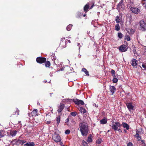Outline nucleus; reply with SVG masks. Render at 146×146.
<instances>
[{
    "instance_id": "obj_1",
    "label": "nucleus",
    "mask_w": 146,
    "mask_h": 146,
    "mask_svg": "<svg viewBox=\"0 0 146 146\" xmlns=\"http://www.w3.org/2000/svg\"><path fill=\"white\" fill-rule=\"evenodd\" d=\"M78 130L80 131L82 135L86 136L89 131L87 124L85 122H82L79 124Z\"/></svg>"
},
{
    "instance_id": "obj_2",
    "label": "nucleus",
    "mask_w": 146,
    "mask_h": 146,
    "mask_svg": "<svg viewBox=\"0 0 146 146\" xmlns=\"http://www.w3.org/2000/svg\"><path fill=\"white\" fill-rule=\"evenodd\" d=\"M122 124L118 121H116L115 124H113L111 126L112 129H113L115 132H116L117 131H118L122 132V131L119 127L121 126Z\"/></svg>"
},
{
    "instance_id": "obj_3",
    "label": "nucleus",
    "mask_w": 146,
    "mask_h": 146,
    "mask_svg": "<svg viewBox=\"0 0 146 146\" xmlns=\"http://www.w3.org/2000/svg\"><path fill=\"white\" fill-rule=\"evenodd\" d=\"M52 139L56 142L58 143L61 141V139L59 134L56 132L54 133L52 137Z\"/></svg>"
},
{
    "instance_id": "obj_4",
    "label": "nucleus",
    "mask_w": 146,
    "mask_h": 146,
    "mask_svg": "<svg viewBox=\"0 0 146 146\" xmlns=\"http://www.w3.org/2000/svg\"><path fill=\"white\" fill-rule=\"evenodd\" d=\"M139 23L140 27V30L142 31H146V22L145 21L142 19L139 21Z\"/></svg>"
},
{
    "instance_id": "obj_5",
    "label": "nucleus",
    "mask_w": 146,
    "mask_h": 146,
    "mask_svg": "<svg viewBox=\"0 0 146 146\" xmlns=\"http://www.w3.org/2000/svg\"><path fill=\"white\" fill-rule=\"evenodd\" d=\"M123 0H121V1L118 4L117 6V9L118 10H123L125 9V5L123 4Z\"/></svg>"
},
{
    "instance_id": "obj_6",
    "label": "nucleus",
    "mask_w": 146,
    "mask_h": 146,
    "mask_svg": "<svg viewBox=\"0 0 146 146\" xmlns=\"http://www.w3.org/2000/svg\"><path fill=\"white\" fill-rule=\"evenodd\" d=\"M46 60V59L45 58L40 56L36 58V61L38 63L42 64L45 62Z\"/></svg>"
},
{
    "instance_id": "obj_7",
    "label": "nucleus",
    "mask_w": 146,
    "mask_h": 146,
    "mask_svg": "<svg viewBox=\"0 0 146 146\" xmlns=\"http://www.w3.org/2000/svg\"><path fill=\"white\" fill-rule=\"evenodd\" d=\"M65 38H61L59 46L62 48H65L66 47V41Z\"/></svg>"
},
{
    "instance_id": "obj_8",
    "label": "nucleus",
    "mask_w": 146,
    "mask_h": 146,
    "mask_svg": "<svg viewBox=\"0 0 146 146\" xmlns=\"http://www.w3.org/2000/svg\"><path fill=\"white\" fill-rule=\"evenodd\" d=\"M127 48L126 45L122 44L119 47V49L121 52H125L127 50Z\"/></svg>"
},
{
    "instance_id": "obj_9",
    "label": "nucleus",
    "mask_w": 146,
    "mask_h": 146,
    "mask_svg": "<svg viewBox=\"0 0 146 146\" xmlns=\"http://www.w3.org/2000/svg\"><path fill=\"white\" fill-rule=\"evenodd\" d=\"M126 105L128 109L130 111H131V110H133L134 106L133 105L132 103H127L126 104Z\"/></svg>"
},
{
    "instance_id": "obj_10",
    "label": "nucleus",
    "mask_w": 146,
    "mask_h": 146,
    "mask_svg": "<svg viewBox=\"0 0 146 146\" xmlns=\"http://www.w3.org/2000/svg\"><path fill=\"white\" fill-rule=\"evenodd\" d=\"M73 102L77 105H84V102L82 100H79L77 99L74 100L73 99Z\"/></svg>"
},
{
    "instance_id": "obj_11",
    "label": "nucleus",
    "mask_w": 146,
    "mask_h": 146,
    "mask_svg": "<svg viewBox=\"0 0 146 146\" xmlns=\"http://www.w3.org/2000/svg\"><path fill=\"white\" fill-rule=\"evenodd\" d=\"M130 9V10L132 11V12L134 13L137 14L140 12V10L136 7H132Z\"/></svg>"
},
{
    "instance_id": "obj_12",
    "label": "nucleus",
    "mask_w": 146,
    "mask_h": 146,
    "mask_svg": "<svg viewBox=\"0 0 146 146\" xmlns=\"http://www.w3.org/2000/svg\"><path fill=\"white\" fill-rule=\"evenodd\" d=\"M27 142L25 140H21L19 139H17V142H16V145L19 146V145H23Z\"/></svg>"
},
{
    "instance_id": "obj_13",
    "label": "nucleus",
    "mask_w": 146,
    "mask_h": 146,
    "mask_svg": "<svg viewBox=\"0 0 146 146\" xmlns=\"http://www.w3.org/2000/svg\"><path fill=\"white\" fill-rule=\"evenodd\" d=\"M65 107V105L64 104H60V106L58 108L57 111L59 113L62 112L63 109Z\"/></svg>"
},
{
    "instance_id": "obj_14",
    "label": "nucleus",
    "mask_w": 146,
    "mask_h": 146,
    "mask_svg": "<svg viewBox=\"0 0 146 146\" xmlns=\"http://www.w3.org/2000/svg\"><path fill=\"white\" fill-rule=\"evenodd\" d=\"M90 4L89 3H87L84 7V11L85 13H86L88 11L89 9V5Z\"/></svg>"
},
{
    "instance_id": "obj_15",
    "label": "nucleus",
    "mask_w": 146,
    "mask_h": 146,
    "mask_svg": "<svg viewBox=\"0 0 146 146\" xmlns=\"http://www.w3.org/2000/svg\"><path fill=\"white\" fill-rule=\"evenodd\" d=\"M109 90L110 91L111 93L113 95L115 93L116 90V88L114 86L110 85L109 86Z\"/></svg>"
},
{
    "instance_id": "obj_16",
    "label": "nucleus",
    "mask_w": 146,
    "mask_h": 146,
    "mask_svg": "<svg viewBox=\"0 0 146 146\" xmlns=\"http://www.w3.org/2000/svg\"><path fill=\"white\" fill-rule=\"evenodd\" d=\"M131 64L133 66H135L137 64V61L135 59H132L131 61Z\"/></svg>"
},
{
    "instance_id": "obj_17",
    "label": "nucleus",
    "mask_w": 146,
    "mask_h": 146,
    "mask_svg": "<svg viewBox=\"0 0 146 146\" xmlns=\"http://www.w3.org/2000/svg\"><path fill=\"white\" fill-rule=\"evenodd\" d=\"M31 114L33 116L38 115V113L37 110H34L31 112Z\"/></svg>"
},
{
    "instance_id": "obj_18",
    "label": "nucleus",
    "mask_w": 146,
    "mask_h": 146,
    "mask_svg": "<svg viewBox=\"0 0 146 146\" xmlns=\"http://www.w3.org/2000/svg\"><path fill=\"white\" fill-rule=\"evenodd\" d=\"M65 73L66 74H68L69 73L72 72V70H71V69L70 67H68L66 68L65 69Z\"/></svg>"
},
{
    "instance_id": "obj_19",
    "label": "nucleus",
    "mask_w": 146,
    "mask_h": 146,
    "mask_svg": "<svg viewBox=\"0 0 146 146\" xmlns=\"http://www.w3.org/2000/svg\"><path fill=\"white\" fill-rule=\"evenodd\" d=\"M121 124L124 128H126V129L127 130L129 129V126L127 123L123 122Z\"/></svg>"
},
{
    "instance_id": "obj_20",
    "label": "nucleus",
    "mask_w": 146,
    "mask_h": 146,
    "mask_svg": "<svg viewBox=\"0 0 146 146\" xmlns=\"http://www.w3.org/2000/svg\"><path fill=\"white\" fill-rule=\"evenodd\" d=\"M127 32L130 35H132L134 33V31L131 28H128L127 30Z\"/></svg>"
},
{
    "instance_id": "obj_21",
    "label": "nucleus",
    "mask_w": 146,
    "mask_h": 146,
    "mask_svg": "<svg viewBox=\"0 0 146 146\" xmlns=\"http://www.w3.org/2000/svg\"><path fill=\"white\" fill-rule=\"evenodd\" d=\"M17 131L15 130H13L10 131V135L12 137L15 136L17 133Z\"/></svg>"
},
{
    "instance_id": "obj_22",
    "label": "nucleus",
    "mask_w": 146,
    "mask_h": 146,
    "mask_svg": "<svg viewBox=\"0 0 146 146\" xmlns=\"http://www.w3.org/2000/svg\"><path fill=\"white\" fill-rule=\"evenodd\" d=\"M35 145L33 142H28L24 145V146H35Z\"/></svg>"
},
{
    "instance_id": "obj_23",
    "label": "nucleus",
    "mask_w": 146,
    "mask_h": 146,
    "mask_svg": "<svg viewBox=\"0 0 146 146\" xmlns=\"http://www.w3.org/2000/svg\"><path fill=\"white\" fill-rule=\"evenodd\" d=\"M134 5V3L133 1L130 0L129 3L127 4V7L128 9H130L132 7V6H133Z\"/></svg>"
},
{
    "instance_id": "obj_24",
    "label": "nucleus",
    "mask_w": 146,
    "mask_h": 146,
    "mask_svg": "<svg viewBox=\"0 0 146 146\" xmlns=\"http://www.w3.org/2000/svg\"><path fill=\"white\" fill-rule=\"evenodd\" d=\"M45 64V66L46 67H49L50 66V62L49 61L46 60V61L44 62Z\"/></svg>"
},
{
    "instance_id": "obj_25",
    "label": "nucleus",
    "mask_w": 146,
    "mask_h": 146,
    "mask_svg": "<svg viewBox=\"0 0 146 146\" xmlns=\"http://www.w3.org/2000/svg\"><path fill=\"white\" fill-rule=\"evenodd\" d=\"M6 132L5 131L2 130H1L0 131V138L4 137L5 135Z\"/></svg>"
},
{
    "instance_id": "obj_26",
    "label": "nucleus",
    "mask_w": 146,
    "mask_h": 146,
    "mask_svg": "<svg viewBox=\"0 0 146 146\" xmlns=\"http://www.w3.org/2000/svg\"><path fill=\"white\" fill-rule=\"evenodd\" d=\"M107 120L106 118H103L100 121V123L101 124H104L107 122Z\"/></svg>"
},
{
    "instance_id": "obj_27",
    "label": "nucleus",
    "mask_w": 146,
    "mask_h": 146,
    "mask_svg": "<svg viewBox=\"0 0 146 146\" xmlns=\"http://www.w3.org/2000/svg\"><path fill=\"white\" fill-rule=\"evenodd\" d=\"M19 110L17 108H16L15 110L13 112L12 115H19Z\"/></svg>"
},
{
    "instance_id": "obj_28",
    "label": "nucleus",
    "mask_w": 146,
    "mask_h": 146,
    "mask_svg": "<svg viewBox=\"0 0 146 146\" xmlns=\"http://www.w3.org/2000/svg\"><path fill=\"white\" fill-rule=\"evenodd\" d=\"M82 71L84 72L86 74V75L88 76H89V72L88 71V70L85 68H82Z\"/></svg>"
},
{
    "instance_id": "obj_29",
    "label": "nucleus",
    "mask_w": 146,
    "mask_h": 146,
    "mask_svg": "<svg viewBox=\"0 0 146 146\" xmlns=\"http://www.w3.org/2000/svg\"><path fill=\"white\" fill-rule=\"evenodd\" d=\"M92 135L90 134L88 138L87 141L89 143L91 142L92 141Z\"/></svg>"
},
{
    "instance_id": "obj_30",
    "label": "nucleus",
    "mask_w": 146,
    "mask_h": 146,
    "mask_svg": "<svg viewBox=\"0 0 146 146\" xmlns=\"http://www.w3.org/2000/svg\"><path fill=\"white\" fill-rule=\"evenodd\" d=\"M141 3L143 6L146 9V0H142Z\"/></svg>"
},
{
    "instance_id": "obj_31",
    "label": "nucleus",
    "mask_w": 146,
    "mask_h": 146,
    "mask_svg": "<svg viewBox=\"0 0 146 146\" xmlns=\"http://www.w3.org/2000/svg\"><path fill=\"white\" fill-rule=\"evenodd\" d=\"M79 110L80 111L81 113H85L86 112V109L82 107H80V108Z\"/></svg>"
},
{
    "instance_id": "obj_32",
    "label": "nucleus",
    "mask_w": 146,
    "mask_h": 146,
    "mask_svg": "<svg viewBox=\"0 0 146 146\" xmlns=\"http://www.w3.org/2000/svg\"><path fill=\"white\" fill-rule=\"evenodd\" d=\"M115 29L116 31H119L120 29V27L118 23H117L115 25Z\"/></svg>"
},
{
    "instance_id": "obj_33",
    "label": "nucleus",
    "mask_w": 146,
    "mask_h": 146,
    "mask_svg": "<svg viewBox=\"0 0 146 146\" xmlns=\"http://www.w3.org/2000/svg\"><path fill=\"white\" fill-rule=\"evenodd\" d=\"M60 115L58 116L56 118V123L58 125L60 123Z\"/></svg>"
},
{
    "instance_id": "obj_34",
    "label": "nucleus",
    "mask_w": 146,
    "mask_h": 146,
    "mask_svg": "<svg viewBox=\"0 0 146 146\" xmlns=\"http://www.w3.org/2000/svg\"><path fill=\"white\" fill-rule=\"evenodd\" d=\"M73 26V25L72 24H69L66 27V29L67 31H70L72 27Z\"/></svg>"
},
{
    "instance_id": "obj_35",
    "label": "nucleus",
    "mask_w": 146,
    "mask_h": 146,
    "mask_svg": "<svg viewBox=\"0 0 146 146\" xmlns=\"http://www.w3.org/2000/svg\"><path fill=\"white\" fill-rule=\"evenodd\" d=\"M139 131L137 130L136 131V135L137 136H135L136 137H137V139H138V138H139V139H141V137L139 135Z\"/></svg>"
},
{
    "instance_id": "obj_36",
    "label": "nucleus",
    "mask_w": 146,
    "mask_h": 146,
    "mask_svg": "<svg viewBox=\"0 0 146 146\" xmlns=\"http://www.w3.org/2000/svg\"><path fill=\"white\" fill-rule=\"evenodd\" d=\"M17 142V139H14L11 141V143H12V144L13 145H16V143H17L16 142Z\"/></svg>"
},
{
    "instance_id": "obj_37",
    "label": "nucleus",
    "mask_w": 146,
    "mask_h": 146,
    "mask_svg": "<svg viewBox=\"0 0 146 146\" xmlns=\"http://www.w3.org/2000/svg\"><path fill=\"white\" fill-rule=\"evenodd\" d=\"M118 81V80L115 77H113V79L112 80L113 82V83H116Z\"/></svg>"
},
{
    "instance_id": "obj_38",
    "label": "nucleus",
    "mask_w": 146,
    "mask_h": 146,
    "mask_svg": "<svg viewBox=\"0 0 146 146\" xmlns=\"http://www.w3.org/2000/svg\"><path fill=\"white\" fill-rule=\"evenodd\" d=\"M120 18L119 16H117L116 17V19L115 20V21H116L117 23H119L120 22Z\"/></svg>"
},
{
    "instance_id": "obj_39",
    "label": "nucleus",
    "mask_w": 146,
    "mask_h": 146,
    "mask_svg": "<svg viewBox=\"0 0 146 146\" xmlns=\"http://www.w3.org/2000/svg\"><path fill=\"white\" fill-rule=\"evenodd\" d=\"M111 73L112 74V76L113 77H115V71L114 70L112 69L111 71Z\"/></svg>"
},
{
    "instance_id": "obj_40",
    "label": "nucleus",
    "mask_w": 146,
    "mask_h": 146,
    "mask_svg": "<svg viewBox=\"0 0 146 146\" xmlns=\"http://www.w3.org/2000/svg\"><path fill=\"white\" fill-rule=\"evenodd\" d=\"M117 36L120 38H121L123 37V35L121 33H119Z\"/></svg>"
},
{
    "instance_id": "obj_41",
    "label": "nucleus",
    "mask_w": 146,
    "mask_h": 146,
    "mask_svg": "<svg viewBox=\"0 0 146 146\" xmlns=\"http://www.w3.org/2000/svg\"><path fill=\"white\" fill-rule=\"evenodd\" d=\"M70 115L73 116H75L77 114V112L75 111L72 112L70 113Z\"/></svg>"
},
{
    "instance_id": "obj_42",
    "label": "nucleus",
    "mask_w": 146,
    "mask_h": 146,
    "mask_svg": "<svg viewBox=\"0 0 146 146\" xmlns=\"http://www.w3.org/2000/svg\"><path fill=\"white\" fill-rule=\"evenodd\" d=\"M65 102H70L71 103L72 102H73V100H72L71 99H66Z\"/></svg>"
},
{
    "instance_id": "obj_43",
    "label": "nucleus",
    "mask_w": 146,
    "mask_h": 146,
    "mask_svg": "<svg viewBox=\"0 0 146 146\" xmlns=\"http://www.w3.org/2000/svg\"><path fill=\"white\" fill-rule=\"evenodd\" d=\"M82 145L84 146H87V142L85 141L84 140H83L82 141Z\"/></svg>"
},
{
    "instance_id": "obj_44",
    "label": "nucleus",
    "mask_w": 146,
    "mask_h": 146,
    "mask_svg": "<svg viewBox=\"0 0 146 146\" xmlns=\"http://www.w3.org/2000/svg\"><path fill=\"white\" fill-rule=\"evenodd\" d=\"M52 60H54V64H55L57 65V64H56V61L57 60H56V58H55V57H54L53 58V59H52Z\"/></svg>"
},
{
    "instance_id": "obj_45",
    "label": "nucleus",
    "mask_w": 146,
    "mask_h": 146,
    "mask_svg": "<svg viewBox=\"0 0 146 146\" xmlns=\"http://www.w3.org/2000/svg\"><path fill=\"white\" fill-rule=\"evenodd\" d=\"M81 15V14L80 12H78L77 13L76 17L77 18H79Z\"/></svg>"
},
{
    "instance_id": "obj_46",
    "label": "nucleus",
    "mask_w": 146,
    "mask_h": 146,
    "mask_svg": "<svg viewBox=\"0 0 146 146\" xmlns=\"http://www.w3.org/2000/svg\"><path fill=\"white\" fill-rule=\"evenodd\" d=\"M70 133V131L69 129H67L65 131V133L66 134H69Z\"/></svg>"
},
{
    "instance_id": "obj_47",
    "label": "nucleus",
    "mask_w": 146,
    "mask_h": 146,
    "mask_svg": "<svg viewBox=\"0 0 146 146\" xmlns=\"http://www.w3.org/2000/svg\"><path fill=\"white\" fill-rule=\"evenodd\" d=\"M141 141L142 144H144V146H146V144L145 143V141L143 140H141Z\"/></svg>"
},
{
    "instance_id": "obj_48",
    "label": "nucleus",
    "mask_w": 146,
    "mask_h": 146,
    "mask_svg": "<svg viewBox=\"0 0 146 146\" xmlns=\"http://www.w3.org/2000/svg\"><path fill=\"white\" fill-rule=\"evenodd\" d=\"M126 37L127 38L126 39H127V41H129L130 40V38L129 36H127Z\"/></svg>"
},
{
    "instance_id": "obj_49",
    "label": "nucleus",
    "mask_w": 146,
    "mask_h": 146,
    "mask_svg": "<svg viewBox=\"0 0 146 146\" xmlns=\"http://www.w3.org/2000/svg\"><path fill=\"white\" fill-rule=\"evenodd\" d=\"M127 145V146H133L132 143L131 142L128 143Z\"/></svg>"
},
{
    "instance_id": "obj_50",
    "label": "nucleus",
    "mask_w": 146,
    "mask_h": 146,
    "mask_svg": "<svg viewBox=\"0 0 146 146\" xmlns=\"http://www.w3.org/2000/svg\"><path fill=\"white\" fill-rule=\"evenodd\" d=\"M96 143L98 144H100L101 143V141L100 140H97L96 141Z\"/></svg>"
},
{
    "instance_id": "obj_51",
    "label": "nucleus",
    "mask_w": 146,
    "mask_h": 146,
    "mask_svg": "<svg viewBox=\"0 0 146 146\" xmlns=\"http://www.w3.org/2000/svg\"><path fill=\"white\" fill-rule=\"evenodd\" d=\"M92 6L90 8V9H91L94 6V2H92Z\"/></svg>"
},
{
    "instance_id": "obj_52",
    "label": "nucleus",
    "mask_w": 146,
    "mask_h": 146,
    "mask_svg": "<svg viewBox=\"0 0 146 146\" xmlns=\"http://www.w3.org/2000/svg\"><path fill=\"white\" fill-rule=\"evenodd\" d=\"M142 67L145 69H146V65L145 64H143L142 65Z\"/></svg>"
},
{
    "instance_id": "obj_53",
    "label": "nucleus",
    "mask_w": 146,
    "mask_h": 146,
    "mask_svg": "<svg viewBox=\"0 0 146 146\" xmlns=\"http://www.w3.org/2000/svg\"><path fill=\"white\" fill-rule=\"evenodd\" d=\"M66 68L65 67L64 68H61L60 70L61 71H64V72H65V69Z\"/></svg>"
},
{
    "instance_id": "obj_54",
    "label": "nucleus",
    "mask_w": 146,
    "mask_h": 146,
    "mask_svg": "<svg viewBox=\"0 0 146 146\" xmlns=\"http://www.w3.org/2000/svg\"><path fill=\"white\" fill-rule=\"evenodd\" d=\"M51 122L50 121H47L46 122V124H49Z\"/></svg>"
},
{
    "instance_id": "obj_55",
    "label": "nucleus",
    "mask_w": 146,
    "mask_h": 146,
    "mask_svg": "<svg viewBox=\"0 0 146 146\" xmlns=\"http://www.w3.org/2000/svg\"><path fill=\"white\" fill-rule=\"evenodd\" d=\"M59 142L60 143V145L61 146H64V145L63 143L62 142H61L60 141V142Z\"/></svg>"
},
{
    "instance_id": "obj_56",
    "label": "nucleus",
    "mask_w": 146,
    "mask_h": 146,
    "mask_svg": "<svg viewBox=\"0 0 146 146\" xmlns=\"http://www.w3.org/2000/svg\"><path fill=\"white\" fill-rule=\"evenodd\" d=\"M66 123L68 122L69 121V118H68L67 119H66Z\"/></svg>"
},
{
    "instance_id": "obj_57",
    "label": "nucleus",
    "mask_w": 146,
    "mask_h": 146,
    "mask_svg": "<svg viewBox=\"0 0 146 146\" xmlns=\"http://www.w3.org/2000/svg\"><path fill=\"white\" fill-rule=\"evenodd\" d=\"M124 132L125 133H126L127 132V131L126 130L124 129L123 130Z\"/></svg>"
},
{
    "instance_id": "obj_58",
    "label": "nucleus",
    "mask_w": 146,
    "mask_h": 146,
    "mask_svg": "<svg viewBox=\"0 0 146 146\" xmlns=\"http://www.w3.org/2000/svg\"><path fill=\"white\" fill-rule=\"evenodd\" d=\"M68 40V42L69 43H71V41H70V40Z\"/></svg>"
},
{
    "instance_id": "obj_59",
    "label": "nucleus",
    "mask_w": 146,
    "mask_h": 146,
    "mask_svg": "<svg viewBox=\"0 0 146 146\" xmlns=\"http://www.w3.org/2000/svg\"><path fill=\"white\" fill-rule=\"evenodd\" d=\"M21 121H18V124H20V123H21Z\"/></svg>"
},
{
    "instance_id": "obj_60",
    "label": "nucleus",
    "mask_w": 146,
    "mask_h": 146,
    "mask_svg": "<svg viewBox=\"0 0 146 146\" xmlns=\"http://www.w3.org/2000/svg\"><path fill=\"white\" fill-rule=\"evenodd\" d=\"M44 82L45 83H46L47 82V81L46 80H44Z\"/></svg>"
},
{
    "instance_id": "obj_61",
    "label": "nucleus",
    "mask_w": 146,
    "mask_h": 146,
    "mask_svg": "<svg viewBox=\"0 0 146 146\" xmlns=\"http://www.w3.org/2000/svg\"><path fill=\"white\" fill-rule=\"evenodd\" d=\"M138 139L137 141H139L140 140V139H139V138H138V139Z\"/></svg>"
},
{
    "instance_id": "obj_62",
    "label": "nucleus",
    "mask_w": 146,
    "mask_h": 146,
    "mask_svg": "<svg viewBox=\"0 0 146 146\" xmlns=\"http://www.w3.org/2000/svg\"><path fill=\"white\" fill-rule=\"evenodd\" d=\"M49 115V113H46V116H47V115Z\"/></svg>"
},
{
    "instance_id": "obj_63",
    "label": "nucleus",
    "mask_w": 146,
    "mask_h": 146,
    "mask_svg": "<svg viewBox=\"0 0 146 146\" xmlns=\"http://www.w3.org/2000/svg\"><path fill=\"white\" fill-rule=\"evenodd\" d=\"M84 17H85L86 16V14H84L83 15Z\"/></svg>"
},
{
    "instance_id": "obj_64",
    "label": "nucleus",
    "mask_w": 146,
    "mask_h": 146,
    "mask_svg": "<svg viewBox=\"0 0 146 146\" xmlns=\"http://www.w3.org/2000/svg\"><path fill=\"white\" fill-rule=\"evenodd\" d=\"M110 130H108V132H110Z\"/></svg>"
}]
</instances>
